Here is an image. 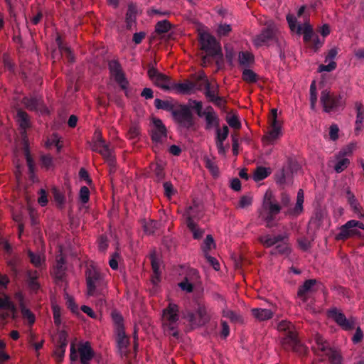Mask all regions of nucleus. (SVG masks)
<instances>
[{
    "label": "nucleus",
    "instance_id": "obj_49",
    "mask_svg": "<svg viewBox=\"0 0 364 364\" xmlns=\"http://www.w3.org/2000/svg\"><path fill=\"white\" fill-rule=\"evenodd\" d=\"M271 253L272 255L277 253L281 255H288L289 253V247L287 243L282 242L281 244L277 245Z\"/></svg>",
    "mask_w": 364,
    "mask_h": 364
},
{
    "label": "nucleus",
    "instance_id": "obj_40",
    "mask_svg": "<svg viewBox=\"0 0 364 364\" xmlns=\"http://www.w3.org/2000/svg\"><path fill=\"white\" fill-rule=\"evenodd\" d=\"M184 318L189 322L192 327H198L203 326L200 319L198 318V315L193 312H187V314L184 316Z\"/></svg>",
    "mask_w": 364,
    "mask_h": 364
},
{
    "label": "nucleus",
    "instance_id": "obj_60",
    "mask_svg": "<svg viewBox=\"0 0 364 364\" xmlns=\"http://www.w3.org/2000/svg\"><path fill=\"white\" fill-rule=\"evenodd\" d=\"M53 320L54 323L59 326L61 324L60 318V308L58 305L53 306Z\"/></svg>",
    "mask_w": 364,
    "mask_h": 364
},
{
    "label": "nucleus",
    "instance_id": "obj_55",
    "mask_svg": "<svg viewBox=\"0 0 364 364\" xmlns=\"http://www.w3.org/2000/svg\"><path fill=\"white\" fill-rule=\"evenodd\" d=\"M2 61L4 67L10 72L14 71V64L13 63L10 56L7 53H4L2 56Z\"/></svg>",
    "mask_w": 364,
    "mask_h": 364
},
{
    "label": "nucleus",
    "instance_id": "obj_12",
    "mask_svg": "<svg viewBox=\"0 0 364 364\" xmlns=\"http://www.w3.org/2000/svg\"><path fill=\"white\" fill-rule=\"evenodd\" d=\"M151 139L153 142L163 144L167 139V129L162 120L159 118L152 119V127L150 130Z\"/></svg>",
    "mask_w": 364,
    "mask_h": 364
},
{
    "label": "nucleus",
    "instance_id": "obj_64",
    "mask_svg": "<svg viewBox=\"0 0 364 364\" xmlns=\"http://www.w3.org/2000/svg\"><path fill=\"white\" fill-rule=\"evenodd\" d=\"M342 356L338 352H333L329 356V360L331 364H342Z\"/></svg>",
    "mask_w": 364,
    "mask_h": 364
},
{
    "label": "nucleus",
    "instance_id": "obj_59",
    "mask_svg": "<svg viewBox=\"0 0 364 364\" xmlns=\"http://www.w3.org/2000/svg\"><path fill=\"white\" fill-rule=\"evenodd\" d=\"M112 317L114 323L117 326V330L119 328H124L123 326V318L122 316L117 312H112Z\"/></svg>",
    "mask_w": 364,
    "mask_h": 364
},
{
    "label": "nucleus",
    "instance_id": "obj_61",
    "mask_svg": "<svg viewBox=\"0 0 364 364\" xmlns=\"http://www.w3.org/2000/svg\"><path fill=\"white\" fill-rule=\"evenodd\" d=\"M289 176V173L285 172V170L282 169L276 175V182L280 185L284 184L287 183V178Z\"/></svg>",
    "mask_w": 364,
    "mask_h": 364
},
{
    "label": "nucleus",
    "instance_id": "obj_1",
    "mask_svg": "<svg viewBox=\"0 0 364 364\" xmlns=\"http://www.w3.org/2000/svg\"><path fill=\"white\" fill-rule=\"evenodd\" d=\"M277 328L284 333L281 344L285 350H291L300 355L306 353V347L299 341L295 327L290 321H280Z\"/></svg>",
    "mask_w": 364,
    "mask_h": 364
},
{
    "label": "nucleus",
    "instance_id": "obj_14",
    "mask_svg": "<svg viewBox=\"0 0 364 364\" xmlns=\"http://www.w3.org/2000/svg\"><path fill=\"white\" fill-rule=\"evenodd\" d=\"M92 150L102 156L109 166L114 165V156L112 154V151L109 149V145L106 144L105 141L101 136L98 137L97 141L93 145Z\"/></svg>",
    "mask_w": 364,
    "mask_h": 364
},
{
    "label": "nucleus",
    "instance_id": "obj_33",
    "mask_svg": "<svg viewBox=\"0 0 364 364\" xmlns=\"http://www.w3.org/2000/svg\"><path fill=\"white\" fill-rule=\"evenodd\" d=\"M218 87H213L211 86L210 82H207L205 87L204 95L208 100L210 102L213 100H219L218 96Z\"/></svg>",
    "mask_w": 364,
    "mask_h": 364
},
{
    "label": "nucleus",
    "instance_id": "obj_37",
    "mask_svg": "<svg viewBox=\"0 0 364 364\" xmlns=\"http://www.w3.org/2000/svg\"><path fill=\"white\" fill-rule=\"evenodd\" d=\"M151 267L153 269V272L154 274V276L152 278V281L154 283H156V282L159 281V276H160L159 262L154 255H151Z\"/></svg>",
    "mask_w": 364,
    "mask_h": 364
},
{
    "label": "nucleus",
    "instance_id": "obj_20",
    "mask_svg": "<svg viewBox=\"0 0 364 364\" xmlns=\"http://www.w3.org/2000/svg\"><path fill=\"white\" fill-rule=\"evenodd\" d=\"M196 88L198 90H201L200 86L197 87L196 82H191L189 80H186L184 82H174L173 90H176V92L178 94L186 95L191 92V91Z\"/></svg>",
    "mask_w": 364,
    "mask_h": 364
},
{
    "label": "nucleus",
    "instance_id": "obj_11",
    "mask_svg": "<svg viewBox=\"0 0 364 364\" xmlns=\"http://www.w3.org/2000/svg\"><path fill=\"white\" fill-rule=\"evenodd\" d=\"M196 206H189L186 208L184 216L186 217V223L188 228L193 233L194 239L198 240L201 238L204 234L203 230L199 228L194 222V219L197 218Z\"/></svg>",
    "mask_w": 364,
    "mask_h": 364
},
{
    "label": "nucleus",
    "instance_id": "obj_48",
    "mask_svg": "<svg viewBox=\"0 0 364 364\" xmlns=\"http://www.w3.org/2000/svg\"><path fill=\"white\" fill-rule=\"evenodd\" d=\"M23 103L30 110L37 109L39 105V101L36 97H25L23 99Z\"/></svg>",
    "mask_w": 364,
    "mask_h": 364
},
{
    "label": "nucleus",
    "instance_id": "obj_41",
    "mask_svg": "<svg viewBox=\"0 0 364 364\" xmlns=\"http://www.w3.org/2000/svg\"><path fill=\"white\" fill-rule=\"evenodd\" d=\"M23 151L24 156L26 158V164L28 166H32V165H35L34 161L31 155V152L28 147V143L26 137L23 139Z\"/></svg>",
    "mask_w": 364,
    "mask_h": 364
},
{
    "label": "nucleus",
    "instance_id": "obj_27",
    "mask_svg": "<svg viewBox=\"0 0 364 364\" xmlns=\"http://www.w3.org/2000/svg\"><path fill=\"white\" fill-rule=\"evenodd\" d=\"M222 316L230 319L232 323H242L244 322V318L240 314L228 309V308L223 309Z\"/></svg>",
    "mask_w": 364,
    "mask_h": 364
},
{
    "label": "nucleus",
    "instance_id": "obj_26",
    "mask_svg": "<svg viewBox=\"0 0 364 364\" xmlns=\"http://www.w3.org/2000/svg\"><path fill=\"white\" fill-rule=\"evenodd\" d=\"M252 315L258 321H264L271 319L274 313L272 310L262 308H255L251 310Z\"/></svg>",
    "mask_w": 364,
    "mask_h": 364
},
{
    "label": "nucleus",
    "instance_id": "obj_13",
    "mask_svg": "<svg viewBox=\"0 0 364 364\" xmlns=\"http://www.w3.org/2000/svg\"><path fill=\"white\" fill-rule=\"evenodd\" d=\"M277 29L272 25L264 27L261 33L254 38V44L256 47H261L268 45L270 41H275L277 37Z\"/></svg>",
    "mask_w": 364,
    "mask_h": 364
},
{
    "label": "nucleus",
    "instance_id": "obj_17",
    "mask_svg": "<svg viewBox=\"0 0 364 364\" xmlns=\"http://www.w3.org/2000/svg\"><path fill=\"white\" fill-rule=\"evenodd\" d=\"M77 353L81 364H90V361L95 356V352L91 347V344L89 341L80 342L77 350Z\"/></svg>",
    "mask_w": 364,
    "mask_h": 364
},
{
    "label": "nucleus",
    "instance_id": "obj_10",
    "mask_svg": "<svg viewBox=\"0 0 364 364\" xmlns=\"http://www.w3.org/2000/svg\"><path fill=\"white\" fill-rule=\"evenodd\" d=\"M282 205L273 198L272 192L267 191L259 212L263 213L264 216H271L276 218L277 215L280 213Z\"/></svg>",
    "mask_w": 364,
    "mask_h": 364
},
{
    "label": "nucleus",
    "instance_id": "obj_34",
    "mask_svg": "<svg viewBox=\"0 0 364 364\" xmlns=\"http://www.w3.org/2000/svg\"><path fill=\"white\" fill-rule=\"evenodd\" d=\"M117 331V344L120 349H126L129 344V341L125 334L124 328H119Z\"/></svg>",
    "mask_w": 364,
    "mask_h": 364
},
{
    "label": "nucleus",
    "instance_id": "obj_23",
    "mask_svg": "<svg viewBox=\"0 0 364 364\" xmlns=\"http://www.w3.org/2000/svg\"><path fill=\"white\" fill-rule=\"evenodd\" d=\"M356 110V120L355 123V132L358 134L359 132L364 128V107L360 102H356L355 104Z\"/></svg>",
    "mask_w": 364,
    "mask_h": 364
},
{
    "label": "nucleus",
    "instance_id": "obj_21",
    "mask_svg": "<svg viewBox=\"0 0 364 364\" xmlns=\"http://www.w3.org/2000/svg\"><path fill=\"white\" fill-rule=\"evenodd\" d=\"M316 283V279H310L306 280L304 283L299 287L297 296L302 300L303 302L307 301L308 294L312 291V289Z\"/></svg>",
    "mask_w": 364,
    "mask_h": 364
},
{
    "label": "nucleus",
    "instance_id": "obj_24",
    "mask_svg": "<svg viewBox=\"0 0 364 364\" xmlns=\"http://www.w3.org/2000/svg\"><path fill=\"white\" fill-rule=\"evenodd\" d=\"M137 16L136 5L131 3L128 5L127 11L126 14V27L128 30H132L133 26L136 25V20Z\"/></svg>",
    "mask_w": 364,
    "mask_h": 364
},
{
    "label": "nucleus",
    "instance_id": "obj_3",
    "mask_svg": "<svg viewBox=\"0 0 364 364\" xmlns=\"http://www.w3.org/2000/svg\"><path fill=\"white\" fill-rule=\"evenodd\" d=\"M87 293L90 296H100L104 294L106 282L104 276L97 269L89 267L85 271Z\"/></svg>",
    "mask_w": 364,
    "mask_h": 364
},
{
    "label": "nucleus",
    "instance_id": "obj_47",
    "mask_svg": "<svg viewBox=\"0 0 364 364\" xmlns=\"http://www.w3.org/2000/svg\"><path fill=\"white\" fill-rule=\"evenodd\" d=\"M193 104L192 109H194L199 117H203L205 114V109L203 110V102L196 100H190Z\"/></svg>",
    "mask_w": 364,
    "mask_h": 364
},
{
    "label": "nucleus",
    "instance_id": "obj_44",
    "mask_svg": "<svg viewBox=\"0 0 364 364\" xmlns=\"http://www.w3.org/2000/svg\"><path fill=\"white\" fill-rule=\"evenodd\" d=\"M178 287L188 293H191L193 291V283L191 280L188 275H186L184 279L178 283Z\"/></svg>",
    "mask_w": 364,
    "mask_h": 364
},
{
    "label": "nucleus",
    "instance_id": "obj_56",
    "mask_svg": "<svg viewBox=\"0 0 364 364\" xmlns=\"http://www.w3.org/2000/svg\"><path fill=\"white\" fill-rule=\"evenodd\" d=\"M259 216L265 222V225L267 228H272L277 226V223L274 222L276 218L271 216H264L262 212H259Z\"/></svg>",
    "mask_w": 364,
    "mask_h": 364
},
{
    "label": "nucleus",
    "instance_id": "obj_51",
    "mask_svg": "<svg viewBox=\"0 0 364 364\" xmlns=\"http://www.w3.org/2000/svg\"><path fill=\"white\" fill-rule=\"evenodd\" d=\"M216 129V140L224 141L229 134V129L228 127L226 125H224L223 127V131L220 129V127H218Z\"/></svg>",
    "mask_w": 364,
    "mask_h": 364
},
{
    "label": "nucleus",
    "instance_id": "obj_29",
    "mask_svg": "<svg viewBox=\"0 0 364 364\" xmlns=\"http://www.w3.org/2000/svg\"><path fill=\"white\" fill-rule=\"evenodd\" d=\"M297 32L303 34L304 41L306 43H309L314 37L315 33L311 25L306 24L304 27L301 25L298 26Z\"/></svg>",
    "mask_w": 364,
    "mask_h": 364
},
{
    "label": "nucleus",
    "instance_id": "obj_32",
    "mask_svg": "<svg viewBox=\"0 0 364 364\" xmlns=\"http://www.w3.org/2000/svg\"><path fill=\"white\" fill-rule=\"evenodd\" d=\"M270 173L271 171L269 168L263 166H258L255 170L253 174V179L256 182L260 181L268 177L270 175Z\"/></svg>",
    "mask_w": 364,
    "mask_h": 364
},
{
    "label": "nucleus",
    "instance_id": "obj_54",
    "mask_svg": "<svg viewBox=\"0 0 364 364\" xmlns=\"http://www.w3.org/2000/svg\"><path fill=\"white\" fill-rule=\"evenodd\" d=\"M323 43L324 38L321 40L318 34L315 33L309 43H311L310 46L312 48L317 50L323 46Z\"/></svg>",
    "mask_w": 364,
    "mask_h": 364
},
{
    "label": "nucleus",
    "instance_id": "obj_5",
    "mask_svg": "<svg viewBox=\"0 0 364 364\" xmlns=\"http://www.w3.org/2000/svg\"><path fill=\"white\" fill-rule=\"evenodd\" d=\"M320 101L323 106V111L326 113L336 111L345 105L343 95L331 94L330 91L323 90L321 92Z\"/></svg>",
    "mask_w": 364,
    "mask_h": 364
},
{
    "label": "nucleus",
    "instance_id": "obj_57",
    "mask_svg": "<svg viewBox=\"0 0 364 364\" xmlns=\"http://www.w3.org/2000/svg\"><path fill=\"white\" fill-rule=\"evenodd\" d=\"M90 199V191L87 186L81 187L80 190V200L82 203H87Z\"/></svg>",
    "mask_w": 364,
    "mask_h": 364
},
{
    "label": "nucleus",
    "instance_id": "obj_50",
    "mask_svg": "<svg viewBox=\"0 0 364 364\" xmlns=\"http://www.w3.org/2000/svg\"><path fill=\"white\" fill-rule=\"evenodd\" d=\"M350 161L348 159L343 158L338 160L334 166V169L336 173H341L349 165Z\"/></svg>",
    "mask_w": 364,
    "mask_h": 364
},
{
    "label": "nucleus",
    "instance_id": "obj_8",
    "mask_svg": "<svg viewBox=\"0 0 364 364\" xmlns=\"http://www.w3.org/2000/svg\"><path fill=\"white\" fill-rule=\"evenodd\" d=\"M327 316L344 331H350L355 328V319L353 317L347 318L342 311L335 307L328 310Z\"/></svg>",
    "mask_w": 364,
    "mask_h": 364
},
{
    "label": "nucleus",
    "instance_id": "obj_43",
    "mask_svg": "<svg viewBox=\"0 0 364 364\" xmlns=\"http://www.w3.org/2000/svg\"><path fill=\"white\" fill-rule=\"evenodd\" d=\"M171 28V23L167 20L159 21L155 26V31L157 33L162 34L168 32Z\"/></svg>",
    "mask_w": 364,
    "mask_h": 364
},
{
    "label": "nucleus",
    "instance_id": "obj_7",
    "mask_svg": "<svg viewBox=\"0 0 364 364\" xmlns=\"http://www.w3.org/2000/svg\"><path fill=\"white\" fill-rule=\"evenodd\" d=\"M172 116L175 122L184 128L189 129L194 125L193 114L186 105L178 104L172 112Z\"/></svg>",
    "mask_w": 364,
    "mask_h": 364
},
{
    "label": "nucleus",
    "instance_id": "obj_31",
    "mask_svg": "<svg viewBox=\"0 0 364 364\" xmlns=\"http://www.w3.org/2000/svg\"><path fill=\"white\" fill-rule=\"evenodd\" d=\"M282 135L281 127L271 128L270 130L264 136V140L268 144H273L275 140Z\"/></svg>",
    "mask_w": 364,
    "mask_h": 364
},
{
    "label": "nucleus",
    "instance_id": "obj_35",
    "mask_svg": "<svg viewBox=\"0 0 364 364\" xmlns=\"http://www.w3.org/2000/svg\"><path fill=\"white\" fill-rule=\"evenodd\" d=\"M239 63L243 66H249L254 61V56L247 51H241L238 55Z\"/></svg>",
    "mask_w": 364,
    "mask_h": 364
},
{
    "label": "nucleus",
    "instance_id": "obj_62",
    "mask_svg": "<svg viewBox=\"0 0 364 364\" xmlns=\"http://www.w3.org/2000/svg\"><path fill=\"white\" fill-rule=\"evenodd\" d=\"M336 63L334 60H331L328 65H320L318 66V72H331L336 68Z\"/></svg>",
    "mask_w": 364,
    "mask_h": 364
},
{
    "label": "nucleus",
    "instance_id": "obj_18",
    "mask_svg": "<svg viewBox=\"0 0 364 364\" xmlns=\"http://www.w3.org/2000/svg\"><path fill=\"white\" fill-rule=\"evenodd\" d=\"M205 120V129L210 130L213 128L218 129L220 124V119L212 106L205 107V114L203 115Z\"/></svg>",
    "mask_w": 364,
    "mask_h": 364
},
{
    "label": "nucleus",
    "instance_id": "obj_2",
    "mask_svg": "<svg viewBox=\"0 0 364 364\" xmlns=\"http://www.w3.org/2000/svg\"><path fill=\"white\" fill-rule=\"evenodd\" d=\"M199 42L201 50L205 53L201 58L203 66L210 63L211 58L223 59L220 46L214 36L207 33H200Z\"/></svg>",
    "mask_w": 364,
    "mask_h": 364
},
{
    "label": "nucleus",
    "instance_id": "obj_39",
    "mask_svg": "<svg viewBox=\"0 0 364 364\" xmlns=\"http://www.w3.org/2000/svg\"><path fill=\"white\" fill-rule=\"evenodd\" d=\"M151 169L155 175L156 180L160 181L165 177L164 167L161 164L156 163L154 164Z\"/></svg>",
    "mask_w": 364,
    "mask_h": 364
},
{
    "label": "nucleus",
    "instance_id": "obj_52",
    "mask_svg": "<svg viewBox=\"0 0 364 364\" xmlns=\"http://www.w3.org/2000/svg\"><path fill=\"white\" fill-rule=\"evenodd\" d=\"M163 186L164 189V195L168 198H171L176 192L173 184L170 181L164 182Z\"/></svg>",
    "mask_w": 364,
    "mask_h": 364
},
{
    "label": "nucleus",
    "instance_id": "obj_22",
    "mask_svg": "<svg viewBox=\"0 0 364 364\" xmlns=\"http://www.w3.org/2000/svg\"><path fill=\"white\" fill-rule=\"evenodd\" d=\"M346 197L354 213L356 214L358 218H364V214L362 213V207L355 198L354 194L349 189L346 190Z\"/></svg>",
    "mask_w": 364,
    "mask_h": 364
},
{
    "label": "nucleus",
    "instance_id": "obj_58",
    "mask_svg": "<svg viewBox=\"0 0 364 364\" xmlns=\"http://www.w3.org/2000/svg\"><path fill=\"white\" fill-rule=\"evenodd\" d=\"M212 245H214V240L210 235H208L206 236V238L204 240V244L202 247L203 254L209 252Z\"/></svg>",
    "mask_w": 364,
    "mask_h": 364
},
{
    "label": "nucleus",
    "instance_id": "obj_15",
    "mask_svg": "<svg viewBox=\"0 0 364 364\" xmlns=\"http://www.w3.org/2000/svg\"><path fill=\"white\" fill-rule=\"evenodd\" d=\"M108 68L112 76L114 77L116 82L120 88H124L127 83V78L122 70V68L117 60H111L108 62Z\"/></svg>",
    "mask_w": 364,
    "mask_h": 364
},
{
    "label": "nucleus",
    "instance_id": "obj_16",
    "mask_svg": "<svg viewBox=\"0 0 364 364\" xmlns=\"http://www.w3.org/2000/svg\"><path fill=\"white\" fill-rule=\"evenodd\" d=\"M68 335L65 331H61L58 333L57 344L53 352V355L58 363H60L64 358L68 343Z\"/></svg>",
    "mask_w": 364,
    "mask_h": 364
},
{
    "label": "nucleus",
    "instance_id": "obj_53",
    "mask_svg": "<svg viewBox=\"0 0 364 364\" xmlns=\"http://www.w3.org/2000/svg\"><path fill=\"white\" fill-rule=\"evenodd\" d=\"M205 166V167L210 170V171L213 174L216 175L218 173V168L215 165V162L208 157H205L204 159Z\"/></svg>",
    "mask_w": 364,
    "mask_h": 364
},
{
    "label": "nucleus",
    "instance_id": "obj_9",
    "mask_svg": "<svg viewBox=\"0 0 364 364\" xmlns=\"http://www.w3.org/2000/svg\"><path fill=\"white\" fill-rule=\"evenodd\" d=\"M356 228L364 230V224L362 222L350 220L340 228L339 232L336 235L337 240H346L348 238L360 234Z\"/></svg>",
    "mask_w": 364,
    "mask_h": 364
},
{
    "label": "nucleus",
    "instance_id": "obj_19",
    "mask_svg": "<svg viewBox=\"0 0 364 364\" xmlns=\"http://www.w3.org/2000/svg\"><path fill=\"white\" fill-rule=\"evenodd\" d=\"M304 201V191L299 189L297 193L296 203L294 208H289L285 212L286 215L298 216L303 211V203Z\"/></svg>",
    "mask_w": 364,
    "mask_h": 364
},
{
    "label": "nucleus",
    "instance_id": "obj_45",
    "mask_svg": "<svg viewBox=\"0 0 364 364\" xmlns=\"http://www.w3.org/2000/svg\"><path fill=\"white\" fill-rule=\"evenodd\" d=\"M41 166L46 170H49L53 167V157L50 154H43L40 158Z\"/></svg>",
    "mask_w": 364,
    "mask_h": 364
},
{
    "label": "nucleus",
    "instance_id": "obj_63",
    "mask_svg": "<svg viewBox=\"0 0 364 364\" xmlns=\"http://www.w3.org/2000/svg\"><path fill=\"white\" fill-rule=\"evenodd\" d=\"M259 241L266 247H270L275 245L272 236L269 235L260 237Z\"/></svg>",
    "mask_w": 364,
    "mask_h": 364
},
{
    "label": "nucleus",
    "instance_id": "obj_38",
    "mask_svg": "<svg viewBox=\"0 0 364 364\" xmlns=\"http://www.w3.org/2000/svg\"><path fill=\"white\" fill-rule=\"evenodd\" d=\"M196 314L198 315V318L200 319L203 326L209 321L210 318L208 316L207 310L205 306L198 304Z\"/></svg>",
    "mask_w": 364,
    "mask_h": 364
},
{
    "label": "nucleus",
    "instance_id": "obj_6",
    "mask_svg": "<svg viewBox=\"0 0 364 364\" xmlns=\"http://www.w3.org/2000/svg\"><path fill=\"white\" fill-rule=\"evenodd\" d=\"M179 309L178 305L170 303L168 306L163 310L164 326L171 331V335L178 337V332L176 331L177 322L179 319Z\"/></svg>",
    "mask_w": 364,
    "mask_h": 364
},
{
    "label": "nucleus",
    "instance_id": "obj_25",
    "mask_svg": "<svg viewBox=\"0 0 364 364\" xmlns=\"http://www.w3.org/2000/svg\"><path fill=\"white\" fill-rule=\"evenodd\" d=\"M178 104V103L175 102L173 99L162 100L156 98L154 100V106L157 109H163L164 111L169 112L171 114L176 109Z\"/></svg>",
    "mask_w": 364,
    "mask_h": 364
},
{
    "label": "nucleus",
    "instance_id": "obj_30",
    "mask_svg": "<svg viewBox=\"0 0 364 364\" xmlns=\"http://www.w3.org/2000/svg\"><path fill=\"white\" fill-rule=\"evenodd\" d=\"M17 120H18L20 127L24 130L23 134V139L25 138V136L26 137V129L27 128H28L30 126L28 114L26 112H24L21 109H19L17 112Z\"/></svg>",
    "mask_w": 364,
    "mask_h": 364
},
{
    "label": "nucleus",
    "instance_id": "obj_42",
    "mask_svg": "<svg viewBox=\"0 0 364 364\" xmlns=\"http://www.w3.org/2000/svg\"><path fill=\"white\" fill-rule=\"evenodd\" d=\"M242 80L249 83L256 82L257 80V74L250 69H245L242 75Z\"/></svg>",
    "mask_w": 364,
    "mask_h": 364
},
{
    "label": "nucleus",
    "instance_id": "obj_36",
    "mask_svg": "<svg viewBox=\"0 0 364 364\" xmlns=\"http://www.w3.org/2000/svg\"><path fill=\"white\" fill-rule=\"evenodd\" d=\"M0 310H9L14 314L16 311V308L9 298L6 296L4 298L0 297Z\"/></svg>",
    "mask_w": 364,
    "mask_h": 364
},
{
    "label": "nucleus",
    "instance_id": "obj_4",
    "mask_svg": "<svg viewBox=\"0 0 364 364\" xmlns=\"http://www.w3.org/2000/svg\"><path fill=\"white\" fill-rule=\"evenodd\" d=\"M156 62L154 61L147 65V75L152 82L164 91L173 90L174 81L171 77L160 73L156 68Z\"/></svg>",
    "mask_w": 364,
    "mask_h": 364
},
{
    "label": "nucleus",
    "instance_id": "obj_28",
    "mask_svg": "<svg viewBox=\"0 0 364 364\" xmlns=\"http://www.w3.org/2000/svg\"><path fill=\"white\" fill-rule=\"evenodd\" d=\"M38 273L37 271H28L27 273V282L30 289L37 291L40 289V284L37 281Z\"/></svg>",
    "mask_w": 364,
    "mask_h": 364
},
{
    "label": "nucleus",
    "instance_id": "obj_46",
    "mask_svg": "<svg viewBox=\"0 0 364 364\" xmlns=\"http://www.w3.org/2000/svg\"><path fill=\"white\" fill-rule=\"evenodd\" d=\"M28 256L30 262L36 267H40L43 262V259L39 254H35L31 250L28 251Z\"/></svg>",
    "mask_w": 364,
    "mask_h": 364
}]
</instances>
